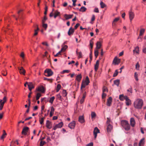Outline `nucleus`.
I'll return each mask as SVG.
<instances>
[{"label": "nucleus", "mask_w": 146, "mask_h": 146, "mask_svg": "<svg viewBox=\"0 0 146 146\" xmlns=\"http://www.w3.org/2000/svg\"><path fill=\"white\" fill-rule=\"evenodd\" d=\"M143 105V101L141 99H138L134 102V107L136 109H141Z\"/></svg>", "instance_id": "nucleus-1"}, {"label": "nucleus", "mask_w": 146, "mask_h": 146, "mask_svg": "<svg viewBox=\"0 0 146 146\" xmlns=\"http://www.w3.org/2000/svg\"><path fill=\"white\" fill-rule=\"evenodd\" d=\"M123 127L126 131H128L130 129V126L128 121L125 120H122L121 122Z\"/></svg>", "instance_id": "nucleus-2"}, {"label": "nucleus", "mask_w": 146, "mask_h": 146, "mask_svg": "<svg viewBox=\"0 0 146 146\" xmlns=\"http://www.w3.org/2000/svg\"><path fill=\"white\" fill-rule=\"evenodd\" d=\"M44 73H47V75H45L47 76H50L53 74V72L50 69H47L44 71Z\"/></svg>", "instance_id": "nucleus-3"}, {"label": "nucleus", "mask_w": 146, "mask_h": 146, "mask_svg": "<svg viewBox=\"0 0 146 146\" xmlns=\"http://www.w3.org/2000/svg\"><path fill=\"white\" fill-rule=\"evenodd\" d=\"M120 62V59L116 57H115L114 59L113 64L115 65H118Z\"/></svg>", "instance_id": "nucleus-4"}, {"label": "nucleus", "mask_w": 146, "mask_h": 146, "mask_svg": "<svg viewBox=\"0 0 146 146\" xmlns=\"http://www.w3.org/2000/svg\"><path fill=\"white\" fill-rule=\"evenodd\" d=\"M100 133V130L98 128L96 127L95 128L94 131V138L95 139L97 136V134Z\"/></svg>", "instance_id": "nucleus-5"}, {"label": "nucleus", "mask_w": 146, "mask_h": 146, "mask_svg": "<svg viewBox=\"0 0 146 146\" xmlns=\"http://www.w3.org/2000/svg\"><path fill=\"white\" fill-rule=\"evenodd\" d=\"M18 69L19 70V72L21 74H23L24 75L25 74V70L24 69L23 67H18Z\"/></svg>", "instance_id": "nucleus-6"}, {"label": "nucleus", "mask_w": 146, "mask_h": 146, "mask_svg": "<svg viewBox=\"0 0 146 146\" xmlns=\"http://www.w3.org/2000/svg\"><path fill=\"white\" fill-rule=\"evenodd\" d=\"M63 123L62 122H60L58 124L56 125L53 128V129L55 130L57 128H60L62 126Z\"/></svg>", "instance_id": "nucleus-7"}, {"label": "nucleus", "mask_w": 146, "mask_h": 146, "mask_svg": "<svg viewBox=\"0 0 146 146\" xmlns=\"http://www.w3.org/2000/svg\"><path fill=\"white\" fill-rule=\"evenodd\" d=\"M29 129V128L28 127H24L23 129L22 132V134L24 135H26L27 134V133L28 132Z\"/></svg>", "instance_id": "nucleus-8"}, {"label": "nucleus", "mask_w": 146, "mask_h": 146, "mask_svg": "<svg viewBox=\"0 0 146 146\" xmlns=\"http://www.w3.org/2000/svg\"><path fill=\"white\" fill-rule=\"evenodd\" d=\"M75 121H73L69 124L68 127L71 129H74L75 127Z\"/></svg>", "instance_id": "nucleus-9"}, {"label": "nucleus", "mask_w": 146, "mask_h": 146, "mask_svg": "<svg viewBox=\"0 0 146 146\" xmlns=\"http://www.w3.org/2000/svg\"><path fill=\"white\" fill-rule=\"evenodd\" d=\"M23 10L22 9H21L19 11H18L17 13L19 15V20L20 22L21 23H22V20L23 19V18L21 17H20V15L22 14L21 13L23 11Z\"/></svg>", "instance_id": "nucleus-10"}, {"label": "nucleus", "mask_w": 146, "mask_h": 146, "mask_svg": "<svg viewBox=\"0 0 146 146\" xmlns=\"http://www.w3.org/2000/svg\"><path fill=\"white\" fill-rule=\"evenodd\" d=\"M134 17V13L132 11H130L129 12V18L131 22L133 19Z\"/></svg>", "instance_id": "nucleus-11"}, {"label": "nucleus", "mask_w": 146, "mask_h": 146, "mask_svg": "<svg viewBox=\"0 0 146 146\" xmlns=\"http://www.w3.org/2000/svg\"><path fill=\"white\" fill-rule=\"evenodd\" d=\"M130 125L132 127H134L135 125V119L133 118H131L130 120Z\"/></svg>", "instance_id": "nucleus-12"}, {"label": "nucleus", "mask_w": 146, "mask_h": 146, "mask_svg": "<svg viewBox=\"0 0 146 146\" xmlns=\"http://www.w3.org/2000/svg\"><path fill=\"white\" fill-rule=\"evenodd\" d=\"M73 16V15H68L67 14H65L64 15V17L66 20L71 18Z\"/></svg>", "instance_id": "nucleus-13"}, {"label": "nucleus", "mask_w": 146, "mask_h": 146, "mask_svg": "<svg viewBox=\"0 0 146 146\" xmlns=\"http://www.w3.org/2000/svg\"><path fill=\"white\" fill-rule=\"evenodd\" d=\"M46 127L48 129H50L52 127L51 122L49 120H47Z\"/></svg>", "instance_id": "nucleus-14"}, {"label": "nucleus", "mask_w": 146, "mask_h": 146, "mask_svg": "<svg viewBox=\"0 0 146 146\" xmlns=\"http://www.w3.org/2000/svg\"><path fill=\"white\" fill-rule=\"evenodd\" d=\"M29 90L31 91L32 89L34 88V86L32 82H29L28 85Z\"/></svg>", "instance_id": "nucleus-15"}, {"label": "nucleus", "mask_w": 146, "mask_h": 146, "mask_svg": "<svg viewBox=\"0 0 146 146\" xmlns=\"http://www.w3.org/2000/svg\"><path fill=\"white\" fill-rule=\"evenodd\" d=\"M112 98L111 97H110L107 100V105L108 106H110L111 105Z\"/></svg>", "instance_id": "nucleus-16"}, {"label": "nucleus", "mask_w": 146, "mask_h": 146, "mask_svg": "<svg viewBox=\"0 0 146 146\" xmlns=\"http://www.w3.org/2000/svg\"><path fill=\"white\" fill-rule=\"evenodd\" d=\"M126 98L125 99V103L127 106H129L131 104V100L129 99L127 97H126Z\"/></svg>", "instance_id": "nucleus-17"}, {"label": "nucleus", "mask_w": 146, "mask_h": 146, "mask_svg": "<svg viewBox=\"0 0 146 146\" xmlns=\"http://www.w3.org/2000/svg\"><path fill=\"white\" fill-rule=\"evenodd\" d=\"M145 138H142L140 141L139 143V146H144L145 142Z\"/></svg>", "instance_id": "nucleus-18"}, {"label": "nucleus", "mask_w": 146, "mask_h": 146, "mask_svg": "<svg viewBox=\"0 0 146 146\" xmlns=\"http://www.w3.org/2000/svg\"><path fill=\"white\" fill-rule=\"evenodd\" d=\"M99 60H97L96 64L94 66V70L95 71H97L98 69L99 65Z\"/></svg>", "instance_id": "nucleus-19"}, {"label": "nucleus", "mask_w": 146, "mask_h": 146, "mask_svg": "<svg viewBox=\"0 0 146 146\" xmlns=\"http://www.w3.org/2000/svg\"><path fill=\"white\" fill-rule=\"evenodd\" d=\"M37 90L42 93L44 92L45 91V90L43 86L39 87Z\"/></svg>", "instance_id": "nucleus-20"}, {"label": "nucleus", "mask_w": 146, "mask_h": 146, "mask_svg": "<svg viewBox=\"0 0 146 146\" xmlns=\"http://www.w3.org/2000/svg\"><path fill=\"white\" fill-rule=\"evenodd\" d=\"M112 129V126L110 124H108L107 128V131L108 133L110 132L111 130Z\"/></svg>", "instance_id": "nucleus-21"}, {"label": "nucleus", "mask_w": 146, "mask_h": 146, "mask_svg": "<svg viewBox=\"0 0 146 146\" xmlns=\"http://www.w3.org/2000/svg\"><path fill=\"white\" fill-rule=\"evenodd\" d=\"M74 32V29H73L72 27H71L69 29V30L68 32V34L69 35H71L73 34Z\"/></svg>", "instance_id": "nucleus-22"}, {"label": "nucleus", "mask_w": 146, "mask_h": 146, "mask_svg": "<svg viewBox=\"0 0 146 146\" xmlns=\"http://www.w3.org/2000/svg\"><path fill=\"white\" fill-rule=\"evenodd\" d=\"M78 49H77L76 51V53L77 55L78 56V57L79 58H80L82 57V53L81 51L78 52Z\"/></svg>", "instance_id": "nucleus-23"}, {"label": "nucleus", "mask_w": 146, "mask_h": 146, "mask_svg": "<svg viewBox=\"0 0 146 146\" xmlns=\"http://www.w3.org/2000/svg\"><path fill=\"white\" fill-rule=\"evenodd\" d=\"M79 121L81 123H82L84 121V117L83 116H80L79 117Z\"/></svg>", "instance_id": "nucleus-24"}, {"label": "nucleus", "mask_w": 146, "mask_h": 146, "mask_svg": "<svg viewBox=\"0 0 146 146\" xmlns=\"http://www.w3.org/2000/svg\"><path fill=\"white\" fill-rule=\"evenodd\" d=\"M126 97H127L126 96H124L123 94L120 95L119 96V99L121 101H123L124 100H125L126 98Z\"/></svg>", "instance_id": "nucleus-25"}, {"label": "nucleus", "mask_w": 146, "mask_h": 146, "mask_svg": "<svg viewBox=\"0 0 146 146\" xmlns=\"http://www.w3.org/2000/svg\"><path fill=\"white\" fill-rule=\"evenodd\" d=\"M82 78V76L81 74H79L76 76V80L78 81L79 82L81 80Z\"/></svg>", "instance_id": "nucleus-26"}, {"label": "nucleus", "mask_w": 146, "mask_h": 146, "mask_svg": "<svg viewBox=\"0 0 146 146\" xmlns=\"http://www.w3.org/2000/svg\"><path fill=\"white\" fill-rule=\"evenodd\" d=\"M62 48L61 49L60 52H64L68 48V46L66 45H65L64 46L62 45Z\"/></svg>", "instance_id": "nucleus-27"}, {"label": "nucleus", "mask_w": 146, "mask_h": 146, "mask_svg": "<svg viewBox=\"0 0 146 146\" xmlns=\"http://www.w3.org/2000/svg\"><path fill=\"white\" fill-rule=\"evenodd\" d=\"M120 83V80L119 79L116 80L114 81V84L117 85L118 87L119 86Z\"/></svg>", "instance_id": "nucleus-28"}, {"label": "nucleus", "mask_w": 146, "mask_h": 146, "mask_svg": "<svg viewBox=\"0 0 146 146\" xmlns=\"http://www.w3.org/2000/svg\"><path fill=\"white\" fill-rule=\"evenodd\" d=\"M5 103L4 102H2V100H0V110H1L3 108V106Z\"/></svg>", "instance_id": "nucleus-29"}, {"label": "nucleus", "mask_w": 146, "mask_h": 146, "mask_svg": "<svg viewBox=\"0 0 146 146\" xmlns=\"http://www.w3.org/2000/svg\"><path fill=\"white\" fill-rule=\"evenodd\" d=\"M97 49H100L101 46V44L100 42H98L96 44Z\"/></svg>", "instance_id": "nucleus-30"}, {"label": "nucleus", "mask_w": 146, "mask_h": 146, "mask_svg": "<svg viewBox=\"0 0 146 146\" xmlns=\"http://www.w3.org/2000/svg\"><path fill=\"white\" fill-rule=\"evenodd\" d=\"M7 135V134L6 133L5 131L4 130L3 131V133L1 136V139H3L5 138L6 136Z\"/></svg>", "instance_id": "nucleus-31"}, {"label": "nucleus", "mask_w": 146, "mask_h": 146, "mask_svg": "<svg viewBox=\"0 0 146 146\" xmlns=\"http://www.w3.org/2000/svg\"><path fill=\"white\" fill-rule=\"evenodd\" d=\"M85 83L86 84V85H88L90 83L89 78L88 76H86V78L85 80L84 81Z\"/></svg>", "instance_id": "nucleus-32"}, {"label": "nucleus", "mask_w": 146, "mask_h": 146, "mask_svg": "<svg viewBox=\"0 0 146 146\" xmlns=\"http://www.w3.org/2000/svg\"><path fill=\"white\" fill-rule=\"evenodd\" d=\"M139 47L138 46H136L135 49L133 50L134 53L136 52L137 54L139 53Z\"/></svg>", "instance_id": "nucleus-33"}, {"label": "nucleus", "mask_w": 146, "mask_h": 146, "mask_svg": "<svg viewBox=\"0 0 146 146\" xmlns=\"http://www.w3.org/2000/svg\"><path fill=\"white\" fill-rule=\"evenodd\" d=\"M145 30L143 28L141 29L140 30L139 36H141L143 35L145 32Z\"/></svg>", "instance_id": "nucleus-34"}, {"label": "nucleus", "mask_w": 146, "mask_h": 146, "mask_svg": "<svg viewBox=\"0 0 146 146\" xmlns=\"http://www.w3.org/2000/svg\"><path fill=\"white\" fill-rule=\"evenodd\" d=\"M86 8L82 6L80 9L79 11L81 12H84L86 11Z\"/></svg>", "instance_id": "nucleus-35"}, {"label": "nucleus", "mask_w": 146, "mask_h": 146, "mask_svg": "<svg viewBox=\"0 0 146 146\" xmlns=\"http://www.w3.org/2000/svg\"><path fill=\"white\" fill-rule=\"evenodd\" d=\"M88 85H86V84L84 82V81H82L81 87V90H82V88H85L86 86Z\"/></svg>", "instance_id": "nucleus-36"}, {"label": "nucleus", "mask_w": 146, "mask_h": 146, "mask_svg": "<svg viewBox=\"0 0 146 146\" xmlns=\"http://www.w3.org/2000/svg\"><path fill=\"white\" fill-rule=\"evenodd\" d=\"M100 5L101 7L102 8H104L106 6V5H105V4L102 1L100 3Z\"/></svg>", "instance_id": "nucleus-37"}, {"label": "nucleus", "mask_w": 146, "mask_h": 146, "mask_svg": "<svg viewBox=\"0 0 146 146\" xmlns=\"http://www.w3.org/2000/svg\"><path fill=\"white\" fill-rule=\"evenodd\" d=\"M60 14V13L57 11H56L55 12V13H54V18H56V17L58 16V15Z\"/></svg>", "instance_id": "nucleus-38"}, {"label": "nucleus", "mask_w": 146, "mask_h": 146, "mask_svg": "<svg viewBox=\"0 0 146 146\" xmlns=\"http://www.w3.org/2000/svg\"><path fill=\"white\" fill-rule=\"evenodd\" d=\"M61 87V86L60 84H59L57 85L56 89V91L57 92L59 91V90L60 89Z\"/></svg>", "instance_id": "nucleus-39"}, {"label": "nucleus", "mask_w": 146, "mask_h": 146, "mask_svg": "<svg viewBox=\"0 0 146 146\" xmlns=\"http://www.w3.org/2000/svg\"><path fill=\"white\" fill-rule=\"evenodd\" d=\"M44 117H42L40 118L39 119V121L40 124L42 125L43 124V122L44 121Z\"/></svg>", "instance_id": "nucleus-40"}, {"label": "nucleus", "mask_w": 146, "mask_h": 146, "mask_svg": "<svg viewBox=\"0 0 146 146\" xmlns=\"http://www.w3.org/2000/svg\"><path fill=\"white\" fill-rule=\"evenodd\" d=\"M91 115L92 118V119L93 118H95L96 117V114L94 112H92L91 113Z\"/></svg>", "instance_id": "nucleus-41"}, {"label": "nucleus", "mask_w": 146, "mask_h": 146, "mask_svg": "<svg viewBox=\"0 0 146 146\" xmlns=\"http://www.w3.org/2000/svg\"><path fill=\"white\" fill-rule=\"evenodd\" d=\"M54 99L55 97L54 96L50 98L49 100V102L51 104H52Z\"/></svg>", "instance_id": "nucleus-42"}, {"label": "nucleus", "mask_w": 146, "mask_h": 146, "mask_svg": "<svg viewBox=\"0 0 146 146\" xmlns=\"http://www.w3.org/2000/svg\"><path fill=\"white\" fill-rule=\"evenodd\" d=\"M41 96V94L39 93H38L37 94L36 96V100H38L40 97Z\"/></svg>", "instance_id": "nucleus-43"}, {"label": "nucleus", "mask_w": 146, "mask_h": 146, "mask_svg": "<svg viewBox=\"0 0 146 146\" xmlns=\"http://www.w3.org/2000/svg\"><path fill=\"white\" fill-rule=\"evenodd\" d=\"M119 20V17H117V18H115L114 19L113 21V24L115 25V23L117 21Z\"/></svg>", "instance_id": "nucleus-44"}, {"label": "nucleus", "mask_w": 146, "mask_h": 146, "mask_svg": "<svg viewBox=\"0 0 146 146\" xmlns=\"http://www.w3.org/2000/svg\"><path fill=\"white\" fill-rule=\"evenodd\" d=\"M118 73V72L117 71V70H116L113 74V76L114 77L116 76L117 75Z\"/></svg>", "instance_id": "nucleus-45"}, {"label": "nucleus", "mask_w": 146, "mask_h": 146, "mask_svg": "<svg viewBox=\"0 0 146 146\" xmlns=\"http://www.w3.org/2000/svg\"><path fill=\"white\" fill-rule=\"evenodd\" d=\"M93 42L92 41V40H91L90 41V44L91 48H92L93 47Z\"/></svg>", "instance_id": "nucleus-46"}, {"label": "nucleus", "mask_w": 146, "mask_h": 146, "mask_svg": "<svg viewBox=\"0 0 146 146\" xmlns=\"http://www.w3.org/2000/svg\"><path fill=\"white\" fill-rule=\"evenodd\" d=\"M95 56L97 58L98 55V50H95L94 51Z\"/></svg>", "instance_id": "nucleus-47"}, {"label": "nucleus", "mask_w": 146, "mask_h": 146, "mask_svg": "<svg viewBox=\"0 0 146 146\" xmlns=\"http://www.w3.org/2000/svg\"><path fill=\"white\" fill-rule=\"evenodd\" d=\"M62 92L63 96L65 97L67 95V93L66 90H63Z\"/></svg>", "instance_id": "nucleus-48"}, {"label": "nucleus", "mask_w": 146, "mask_h": 146, "mask_svg": "<svg viewBox=\"0 0 146 146\" xmlns=\"http://www.w3.org/2000/svg\"><path fill=\"white\" fill-rule=\"evenodd\" d=\"M42 23V27L45 30H46L47 27V25L46 24H44V23Z\"/></svg>", "instance_id": "nucleus-49"}, {"label": "nucleus", "mask_w": 146, "mask_h": 146, "mask_svg": "<svg viewBox=\"0 0 146 146\" xmlns=\"http://www.w3.org/2000/svg\"><path fill=\"white\" fill-rule=\"evenodd\" d=\"M46 143V142L45 141H41L40 142V146H43Z\"/></svg>", "instance_id": "nucleus-50"}, {"label": "nucleus", "mask_w": 146, "mask_h": 146, "mask_svg": "<svg viewBox=\"0 0 146 146\" xmlns=\"http://www.w3.org/2000/svg\"><path fill=\"white\" fill-rule=\"evenodd\" d=\"M134 77L135 79V80L137 81H138L139 80L138 78L137 77V72H135L134 74Z\"/></svg>", "instance_id": "nucleus-51"}, {"label": "nucleus", "mask_w": 146, "mask_h": 146, "mask_svg": "<svg viewBox=\"0 0 146 146\" xmlns=\"http://www.w3.org/2000/svg\"><path fill=\"white\" fill-rule=\"evenodd\" d=\"M47 19V18L46 16L45 15L43 19L42 20V23H44Z\"/></svg>", "instance_id": "nucleus-52"}, {"label": "nucleus", "mask_w": 146, "mask_h": 146, "mask_svg": "<svg viewBox=\"0 0 146 146\" xmlns=\"http://www.w3.org/2000/svg\"><path fill=\"white\" fill-rule=\"evenodd\" d=\"M57 98L58 99L62 101V98L61 96L59 94H58L57 95Z\"/></svg>", "instance_id": "nucleus-53"}, {"label": "nucleus", "mask_w": 146, "mask_h": 146, "mask_svg": "<svg viewBox=\"0 0 146 146\" xmlns=\"http://www.w3.org/2000/svg\"><path fill=\"white\" fill-rule=\"evenodd\" d=\"M140 67V66L138 62H137L135 66V68L137 70H138L139 69V68Z\"/></svg>", "instance_id": "nucleus-54"}, {"label": "nucleus", "mask_w": 146, "mask_h": 146, "mask_svg": "<svg viewBox=\"0 0 146 146\" xmlns=\"http://www.w3.org/2000/svg\"><path fill=\"white\" fill-rule=\"evenodd\" d=\"M70 72V71L69 70H63L62 72V74H64L65 73H69Z\"/></svg>", "instance_id": "nucleus-55"}, {"label": "nucleus", "mask_w": 146, "mask_h": 146, "mask_svg": "<svg viewBox=\"0 0 146 146\" xmlns=\"http://www.w3.org/2000/svg\"><path fill=\"white\" fill-rule=\"evenodd\" d=\"M44 80H47L48 81H50L51 82H52V79H48L46 78H44Z\"/></svg>", "instance_id": "nucleus-56"}, {"label": "nucleus", "mask_w": 146, "mask_h": 146, "mask_svg": "<svg viewBox=\"0 0 146 146\" xmlns=\"http://www.w3.org/2000/svg\"><path fill=\"white\" fill-rule=\"evenodd\" d=\"M127 91L128 92H129L131 93H132V88H131V87H130V88H129L127 90Z\"/></svg>", "instance_id": "nucleus-57"}, {"label": "nucleus", "mask_w": 146, "mask_h": 146, "mask_svg": "<svg viewBox=\"0 0 146 146\" xmlns=\"http://www.w3.org/2000/svg\"><path fill=\"white\" fill-rule=\"evenodd\" d=\"M77 0H72V1L73 2V5L75 7V6L76 4V2Z\"/></svg>", "instance_id": "nucleus-58"}, {"label": "nucleus", "mask_w": 146, "mask_h": 146, "mask_svg": "<svg viewBox=\"0 0 146 146\" xmlns=\"http://www.w3.org/2000/svg\"><path fill=\"white\" fill-rule=\"evenodd\" d=\"M106 94L104 93V92H103V93H102V98H103V99L104 98L106 97Z\"/></svg>", "instance_id": "nucleus-59"}, {"label": "nucleus", "mask_w": 146, "mask_h": 146, "mask_svg": "<svg viewBox=\"0 0 146 146\" xmlns=\"http://www.w3.org/2000/svg\"><path fill=\"white\" fill-rule=\"evenodd\" d=\"M2 100V102H4V103H5L6 102V100H7V98H6V97L5 96L3 98V100Z\"/></svg>", "instance_id": "nucleus-60"}, {"label": "nucleus", "mask_w": 146, "mask_h": 146, "mask_svg": "<svg viewBox=\"0 0 146 146\" xmlns=\"http://www.w3.org/2000/svg\"><path fill=\"white\" fill-rule=\"evenodd\" d=\"M108 92V89L106 87H104V89L103 90V92Z\"/></svg>", "instance_id": "nucleus-61"}, {"label": "nucleus", "mask_w": 146, "mask_h": 146, "mask_svg": "<svg viewBox=\"0 0 146 146\" xmlns=\"http://www.w3.org/2000/svg\"><path fill=\"white\" fill-rule=\"evenodd\" d=\"M54 109L53 106H52L51 108V111L50 112L54 113Z\"/></svg>", "instance_id": "nucleus-62"}, {"label": "nucleus", "mask_w": 146, "mask_h": 146, "mask_svg": "<svg viewBox=\"0 0 146 146\" xmlns=\"http://www.w3.org/2000/svg\"><path fill=\"white\" fill-rule=\"evenodd\" d=\"M94 12L96 13H99V11L98 10V8H95L94 10Z\"/></svg>", "instance_id": "nucleus-63"}, {"label": "nucleus", "mask_w": 146, "mask_h": 146, "mask_svg": "<svg viewBox=\"0 0 146 146\" xmlns=\"http://www.w3.org/2000/svg\"><path fill=\"white\" fill-rule=\"evenodd\" d=\"M93 143L92 142H91L87 144L86 146H93Z\"/></svg>", "instance_id": "nucleus-64"}]
</instances>
